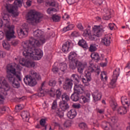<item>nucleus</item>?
I'll return each mask as SVG.
<instances>
[{
  "label": "nucleus",
  "instance_id": "f257e3e1",
  "mask_svg": "<svg viewBox=\"0 0 130 130\" xmlns=\"http://www.w3.org/2000/svg\"><path fill=\"white\" fill-rule=\"evenodd\" d=\"M45 43L44 39H41V42L31 38L29 41L23 42L22 46L23 48V55L24 56H28L31 59L39 60L43 56V53L41 50L36 49L35 47H39Z\"/></svg>",
  "mask_w": 130,
  "mask_h": 130
},
{
  "label": "nucleus",
  "instance_id": "f03ea898",
  "mask_svg": "<svg viewBox=\"0 0 130 130\" xmlns=\"http://www.w3.org/2000/svg\"><path fill=\"white\" fill-rule=\"evenodd\" d=\"M3 19L4 21L0 19V28L3 27L4 23H5V27L8 29V30L6 32V38L8 41H10L12 38H16V36H15V31H14V28L15 26L11 25L9 20L10 17L9 15L4 14L3 16Z\"/></svg>",
  "mask_w": 130,
  "mask_h": 130
},
{
  "label": "nucleus",
  "instance_id": "7ed1b4c3",
  "mask_svg": "<svg viewBox=\"0 0 130 130\" xmlns=\"http://www.w3.org/2000/svg\"><path fill=\"white\" fill-rule=\"evenodd\" d=\"M16 67L17 64L15 63L8 64L6 67L7 73V78L9 83H12L16 79L15 76H16L19 81H22L21 72H16Z\"/></svg>",
  "mask_w": 130,
  "mask_h": 130
},
{
  "label": "nucleus",
  "instance_id": "20e7f679",
  "mask_svg": "<svg viewBox=\"0 0 130 130\" xmlns=\"http://www.w3.org/2000/svg\"><path fill=\"white\" fill-rule=\"evenodd\" d=\"M91 73H96V74L99 75L100 74V69L96 68L93 63L89 64V66L87 67V70L85 72L86 79L84 78H82V82L84 84L85 86H89L90 85L89 82H90L91 80H92Z\"/></svg>",
  "mask_w": 130,
  "mask_h": 130
},
{
  "label": "nucleus",
  "instance_id": "39448f33",
  "mask_svg": "<svg viewBox=\"0 0 130 130\" xmlns=\"http://www.w3.org/2000/svg\"><path fill=\"white\" fill-rule=\"evenodd\" d=\"M10 89L11 87L6 80V78L4 77L0 78V104L4 103L5 101L4 96L8 95V91L10 90Z\"/></svg>",
  "mask_w": 130,
  "mask_h": 130
},
{
  "label": "nucleus",
  "instance_id": "423d86ee",
  "mask_svg": "<svg viewBox=\"0 0 130 130\" xmlns=\"http://www.w3.org/2000/svg\"><path fill=\"white\" fill-rule=\"evenodd\" d=\"M42 17L43 16L41 13L37 12L35 10H30L27 14V22L32 25H36L37 23L40 22V20H41Z\"/></svg>",
  "mask_w": 130,
  "mask_h": 130
},
{
  "label": "nucleus",
  "instance_id": "0eeeda50",
  "mask_svg": "<svg viewBox=\"0 0 130 130\" xmlns=\"http://www.w3.org/2000/svg\"><path fill=\"white\" fill-rule=\"evenodd\" d=\"M15 6L11 4H6L5 9L8 13L11 14L13 17H18L19 12H18V7H21L23 4V0H15L14 3Z\"/></svg>",
  "mask_w": 130,
  "mask_h": 130
},
{
  "label": "nucleus",
  "instance_id": "6e6552de",
  "mask_svg": "<svg viewBox=\"0 0 130 130\" xmlns=\"http://www.w3.org/2000/svg\"><path fill=\"white\" fill-rule=\"evenodd\" d=\"M23 81L26 85H28L30 87H34L37 84V81L34 77L31 75H26L23 79Z\"/></svg>",
  "mask_w": 130,
  "mask_h": 130
},
{
  "label": "nucleus",
  "instance_id": "1a4fd4ad",
  "mask_svg": "<svg viewBox=\"0 0 130 130\" xmlns=\"http://www.w3.org/2000/svg\"><path fill=\"white\" fill-rule=\"evenodd\" d=\"M28 26L27 24H23L20 29L17 30V33L18 34V36L20 38H24V37H26L28 36Z\"/></svg>",
  "mask_w": 130,
  "mask_h": 130
},
{
  "label": "nucleus",
  "instance_id": "9d476101",
  "mask_svg": "<svg viewBox=\"0 0 130 130\" xmlns=\"http://www.w3.org/2000/svg\"><path fill=\"white\" fill-rule=\"evenodd\" d=\"M119 73H120V69L119 68H116L113 72L112 78L111 82L110 83V85L113 86L112 88H114V87H115V83H116L117 78L119 76Z\"/></svg>",
  "mask_w": 130,
  "mask_h": 130
},
{
  "label": "nucleus",
  "instance_id": "9b49d317",
  "mask_svg": "<svg viewBox=\"0 0 130 130\" xmlns=\"http://www.w3.org/2000/svg\"><path fill=\"white\" fill-rule=\"evenodd\" d=\"M93 34L96 37L102 36V34L104 32V28L100 25H94L93 27Z\"/></svg>",
  "mask_w": 130,
  "mask_h": 130
},
{
  "label": "nucleus",
  "instance_id": "f8f14e48",
  "mask_svg": "<svg viewBox=\"0 0 130 130\" xmlns=\"http://www.w3.org/2000/svg\"><path fill=\"white\" fill-rule=\"evenodd\" d=\"M87 67V64L83 63L82 62L79 61L77 60L76 61V68H77V71L79 74L82 75L85 70V68Z\"/></svg>",
  "mask_w": 130,
  "mask_h": 130
},
{
  "label": "nucleus",
  "instance_id": "ddd939ff",
  "mask_svg": "<svg viewBox=\"0 0 130 130\" xmlns=\"http://www.w3.org/2000/svg\"><path fill=\"white\" fill-rule=\"evenodd\" d=\"M44 32L41 30L37 29L36 31H34V36L36 37V38H39V40H37V41H39L41 42V39H43L45 41V38H44V36H43Z\"/></svg>",
  "mask_w": 130,
  "mask_h": 130
},
{
  "label": "nucleus",
  "instance_id": "4468645a",
  "mask_svg": "<svg viewBox=\"0 0 130 130\" xmlns=\"http://www.w3.org/2000/svg\"><path fill=\"white\" fill-rule=\"evenodd\" d=\"M84 86L82 84H79L77 83L74 84V92L78 93V94H82L84 92Z\"/></svg>",
  "mask_w": 130,
  "mask_h": 130
},
{
  "label": "nucleus",
  "instance_id": "2eb2a0df",
  "mask_svg": "<svg viewBox=\"0 0 130 130\" xmlns=\"http://www.w3.org/2000/svg\"><path fill=\"white\" fill-rule=\"evenodd\" d=\"M92 98L94 102L100 101V100H101V98H102V93L100 91H94L92 93Z\"/></svg>",
  "mask_w": 130,
  "mask_h": 130
},
{
  "label": "nucleus",
  "instance_id": "dca6fc26",
  "mask_svg": "<svg viewBox=\"0 0 130 130\" xmlns=\"http://www.w3.org/2000/svg\"><path fill=\"white\" fill-rule=\"evenodd\" d=\"M72 47V42L71 41H67L62 45V51L64 53H67L69 51V49Z\"/></svg>",
  "mask_w": 130,
  "mask_h": 130
},
{
  "label": "nucleus",
  "instance_id": "f3484780",
  "mask_svg": "<svg viewBox=\"0 0 130 130\" xmlns=\"http://www.w3.org/2000/svg\"><path fill=\"white\" fill-rule=\"evenodd\" d=\"M111 39V38L110 37V36H105L102 39V43H103L104 45H106V46H109V45H110V43H111V42L110 41Z\"/></svg>",
  "mask_w": 130,
  "mask_h": 130
},
{
  "label": "nucleus",
  "instance_id": "a211bd4d",
  "mask_svg": "<svg viewBox=\"0 0 130 130\" xmlns=\"http://www.w3.org/2000/svg\"><path fill=\"white\" fill-rule=\"evenodd\" d=\"M117 112L118 114L120 115H124V114H126L127 112V110H126V107H119L117 109Z\"/></svg>",
  "mask_w": 130,
  "mask_h": 130
},
{
  "label": "nucleus",
  "instance_id": "6ab92c4d",
  "mask_svg": "<svg viewBox=\"0 0 130 130\" xmlns=\"http://www.w3.org/2000/svg\"><path fill=\"white\" fill-rule=\"evenodd\" d=\"M59 106L61 109L62 111H66L70 107H69V104L65 102L60 101L59 103Z\"/></svg>",
  "mask_w": 130,
  "mask_h": 130
},
{
  "label": "nucleus",
  "instance_id": "aec40b11",
  "mask_svg": "<svg viewBox=\"0 0 130 130\" xmlns=\"http://www.w3.org/2000/svg\"><path fill=\"white\" fill-rule=\"evenodd\" d=\"M67 116L70 119H73L77 116V111L75 109H72L69 111L67 114Z\"/></svg>",
  "mask_w": 130,
  "mask_h": 130
},
{
  "label": "nucleus",
  "instance_id": "412c9836",
  "mask_svg": "<svg viewBox=\"0 0 130 130\" xmlns=\"http://www.w3.org/2000/svg\"><path fill=\"white\" fill-rule=\"evenodd\" d=\"M21 117L24 119V121H28L29 117H30V114L27 111H24L21 113Z\"/></svg>",
  "mask_w": 130,
  "mask_h": 130
},
{
  "label": "nucleus",
  "instance_id": "4be33fe9",
  "mask_svg": "<svg viewBox=\"0 0 130 130\" xmlns=\"http://www.w3.org/2000/svg\"><path fill=\"white\" fill-rule=\"evenodd\" d=\"M80 93H78L77 92H74L71 96V99L72 101H74L75 102H77V101H79V99H80Z\"/></svg>",
  "mask_w": 130,
  "mask_h": 130
},
{
  "label": "nucleus",
  "instance_id": "5701e85b",
  "mask_svg": "<svg viewBox=\"0 0 130 130\" xmlns=\"http://www.w3.org/2000/svg\"><path fill=\"white\" fill-rule=\"evenodd\" d=\"M72 87H73V82L71 80H68L66 82L63 88L68 90V89H72Z\"/></svg>",
  "mask_w": 130,
  "mask_h": 130
},
{
  "label": "nucleus",
  "instance_id": "b1692460",
  "mask_svg": "<svg viewBox=\"0 0 130 130\" xmlns=\"http://www.w3.org/2000/svg\"><path fill=\"white\" fill-rule=\"evenodd\" d=\"M78 45L79 46H81L83 48H88V45L86 42V41L84 40V39H82L78 42Z\"/></svg>",
  "mask_w": 130,
  "mask_h": 130
},
{
  "label": "nucleus",
  "instance_id": "393cba45",
  "mask_svg": "<svg viewBox=\"0 0 130 130\" xmlns=\"http://www.w3.org/2000/svg\"><path fill=\"white\" fill-rule=\"evenodd\" d=\"M108 77H107V75L106 74V72H102L101 74V80L103 81V82H107Z\"/></svg>",
  "mask_w": 130,
  "mask_h": 130
},
{
  "label": "nucleus",
  "instance_id": "a878e982",
  "mask_svg": "<svg viewBox=\"0 0 130 130\" xmlns=\"http://www.w3.org/2000/svg\"><path fill=\"white\" fill-rule=\"evenodd\" d=\"M77 59H75L74 61H71L69 64L70 68L72 70H76L77 67Z\"/></svg>",
  "mask_w": 130,
  "mask_h": 130
},
{
  "label": "nucleus",
  "instance_id": "bb28decb",
  "mask_svg": "<svg viewBox=\"0 0 130 130\" xmlns=\"http://www.w3.org/2000/svg\"><path fill=\"white\" fill-rule=\"evenodd\" d=\"M88 102H90V101H89V99H87V97L84 95L80 97V103H81V104H85V103H88Z\"/></svg>",
  "mask_w": 130,
  "mask_h": 130
},
{
  "label": "nucleus",
  "instance_id": "cd10ccee",
  "mask_svg": "<svg viewBox=\"0 0 130 130\" xmlns=\"http://www.w3.org/2000/svg\"><path fill=\"white\" fill-rule=\"evenodd\" d=\"M62 102H68L70 101V96L66 93H63L61 95Z\"/></svg>",
  "mask_w": 130,
  "mask_h": 130
},
{
  "label": "nucleus",
  "instance_id": "c85d7f7f",
  "mask_svg": "<svg viewBox=\"0 0 130 130\" xmlns=\"http://www.w3.org/2000/svg\"><path fill=\"white\" fill-rule=\"evenodd\" d=\"M114 127L111 124V123L106 122V125L105 126V130H113Z\"/></svg>",
  "mask_w": 130,
  "mask_h": 130
},
{
  "label": "nucleus",
  "instance_id": "c756f323",
  "mask_svg": "<svg viewBox=\"0 0 130 130\" xmlns=\"http://www.w3.org/2000/svg\"><path fill=\"white\" fill-rule=\"evenodd\" d=\"M90 56L91 58H92V59H94V60H100V56H99V54H98V53H92Z\"/></svg>",
  "mask_w": 130,
  "mask_h": 130
},
{
  "label": "nucleus",
  "instance_id": "7c9ffc66",
  "mask_svg": "<svg viewBox=\"0 0 130 130\" xmlns=\"http://www.w3.org/2000/svg\"><path fill=\"white\" fill-rule=\"evenodd\" d=\"M77 57V54L75 52H72L69 54V58L71 61H74L76 59L75 58Z\"/></svg>",
  "mask_w": 130,
  "mask_h": 130
},
{
  "label": "nucleus",
  "instance_id": "2f4dec72",
  "mask_svg": "<svg viewBox=\"0 0 130 130\" xmlns=\"http://www.w3.org/2000/svg\"><path fill=\"white\" fill-rule=\"evenodd\" d=\"M11 83L14 88H16V89L20 88V82H19L16 79H15Z\"/></svg>",
  "mask_w": 130,
  "mask_h": 130
},
{
  "label": "nucleus",
  "instance_id": "473e14b6",
  "mask_svg": "<svg viewBox=\"0 0 130 130\" xmlns=\"http://www.w3.org/2000/svg\"><path fill=\"white\" fill-rule=\"evenodd\" d=\"M3 46L4 48L5 49H7L8 50V49H10L11 48V46L10 45L9 43H8V41L7 40H4L3 41Z\"/></svg>",
  "mask_w": 130,
  "mask_h": 130
},
{
  "label": "nucleus",
  "instance_id": "72a5a7b5",
  "mask_svg": "<svg viewBox=\"0 0 130 130\" xmlns=\"http://www.w3.org/2000/svg\"><path fill=\"white\" fill-rule=\"evenodd\" d=\"M25 67H26V68H34L35 67V62L31 61H26Z\"/></svg>",
  "mask_w": 130,
  "mask_h": 130
},
{
  "label": "nucleus",
  "instance_id": "f704fd0d",
  "mask_svg": "<svg viewBox=\"0 0 130 130\" xmlns=\"http://www.w3.org/2000/svg\"><path fill=\"white\" fill-rule=\"evenodd\" d=\"M74 27H75L74 24H69L67 27H64L62 29V31L64 32H67V31H70V30H73V29H74Z\"/></svg>",
  "mask_w": 130,
  "mask_h": 130
},
{
  "label": "nucleus",
  "instance_id": "c9c22d12",
  "mask_svg": "<svg viewBox=\"0 0 130 130\" xmlns=\"http://www.w3.org/2000/svg\"><path fill=\"white\" fill-rule=\"evenodd\" d=\"M110 106L113 110H116L117 108V103L115 101H112L110 102Z\"/></svg>",
  "mask_w": 130,
  "mask_h": 130
},
{
  "label": "nucleus",
  "instance_id": "e433bc0d",
  "mask_svg": "<svg viewBox=\"0 0 130 130\" xmlns=\"http://www.w3.org/2000/svg\"><path fill=\"white\" fill-rule=\"evenodd\" d=\"M96 50L97 47H96V44H92L90 45L89 51H90V52H94V51H96Z\"/></svg>",
  "mask_w": 130,
  "mask_h": 130
},
{
  "label": "nucleus",
  "instance_id": "4c0bfd02",
  "mask_svg": "<svg viewBox=\"0 0 130 130\" xmlns=\"http://www.w3.org/2000/svg\"><path fill=\"white\" fill-rule=\"evenodd\" d=\"M121 102L122 104H123V105H124L125 104H126V105H127V106H129V105H128V100H127L126 97H125V96L122 97L121 98Z\"/></svg>",
  "mask_w": 130,
  "mask_h": 130
},
{
  "label": "nucleus",
  "instance_id": "58836bf2",
  "mask_svg": "<svg viewBox=\"0 0 130 130\" xmlns=\"http://www.w3.org/2000/svg\"><path fill=\"white\" fill-rule=\"evenodd\" d=\"M91 35V31H90V30L88 29H86L83 32V36L84 37H89V36Z\"/></svg>",
  "mask_w": 130,
  "mask_h": 130
},
{
  "label": "nucleus",
  "instance_id": "ea45409f",
  "mask_svg": "<svg viewBox=\"0 0 130 130\" xmlns=\"http://www.w3.org/2000/svg\"><path fill=\"white\" fill-rule=\"evenodd\" d=\"M61 93H62L61 89H60V88H58V89L56 90V96L57 99H59V98H60V96H61Z\"/></svg>",
  "mask_w": 130,
  "mask_h": 130
},
{
  "label": "nucleus",
  "instance_id": "a19ab883",
  "mask_svg": "<svg viewBox=\"0 0 130 130\" xmlns=\"http://www.w3.org/2000/svg\"><path fill=\"white\" fill-rule=\"evenodd\" d=\"M52 19L53 22H59L60 20V17L58 15H54L52 16Z\"/></svg>",
  "mask_w": 130,
  "mask_h": 130
},
{
  "label": "nucleus",
  "instance_id": "79ce46f5",
  "mask_svg": "<svg viewBox=\"0 0 130 130\" xmlns=\"http://www.w3.org/2000/svg\"><path fill=\"white\" fill-rule=\"evenodd\" d=\"M56 114L57 116H59L60 118L62 117H63V112L62 111L59 110V109H58L57 111H56Z\"/></svg>",
  "mask_w": 130,
  "mask_h": 130
},
{
  "label": "nucleus",
  "instance_id": "37998d69",
  "mask_svg": "<svg viewBox=\"0 0 130 130\" xmlns=\"http://www.w3.org/2000/svg\"><path fill=\"white\" fill-rule=\"evenodd\" d=\"M109 121H111V123H113V124H115V123L117 122V118L116 117H111L109 119Z\"/></svg>",
  "mask_w": 130,
  "mask_h": 130
},
{
  "label": "nucleus",
  "instance_id": "c03bdc74",
  "mask_svg": "<svg viewBox=\"0 0 130 130\" xmlns=\"http://www.w3.org/2000/svg\"><path fill=\"white\" fill-rule=\"evenodd\" d=\"M51 108L53 110L56 109V108H57V100H55L53 101Z\"/></svg>",
  "mask_w": 130,
  "mask_h": 130
},
{
  "label": "nucleus",
  "instance_id": "a18cd8bd",
  "mask_svg": "<svg viewBox=\"0 0 130 130\" xmlns=\"http://www.w3.org/2000/svg\"><path fill=\"white\" fill-rule=\"evenodd\" d=\"M40 123L42 126H44L45 129H46V125H45L46 124V120L45 119H41L40 121Z\"/></svg>",
  "mask_w": 130,
  "mask_h": 130
},
{
  "label": "nucleus",
  "instance_id": "49530a36",
  "mask_svg": "<svg viewBox=\"0 0 130 130\" xmlns=\"http://www.w3.org/2000/svg\"><path fill=\"white\" fill-rule=\"evenodd\" d=\"M60 70L61 72H64L67 70V64L66 63H60Z\"/></svg>",
  "mask_w": 130,
  "mask_h": 130
},
{
  "label": "nucleus",
  "instance_id": "de8ad7c7",
  "mask_svg": "<svg viewBox=\"0 0 130 130\" xmlns=\"http://www.w3.org/2000/svg\"><path fill=\"white\" fill-rule=\"evenodd\" d=\"M51 7H54L55 8H58V3L56 1H52L50 3Z\"/></svg>",
  "mask_w": 130,
  "mask_h": 130
},
{
  "label": "nucleus",
  "instance_id": "09e8293b",
  "mask_svg": "<svg viewBox=\"0 0 130 130\" xmlns=\"http://www.w3.org/2000/svg\"><path fill=\"white\" fill-rule=\"evenodd\" d=\"M93 4H95V5H102L103 3V0H91Z\"/></svg>",
  "mask_w": 130,
  "mask_h": 130
},
{
  "label": "nucleus",
  "instance_id": "8fccbe9b",
  "mask_svg": "<svg viewBox=\"0 0 130 130\" xmlns=\"http://www.w3.org/2000/svg\"><path fill=\"white\" fill-rule=\"evenodd\" d=\"M37 75V73H36V72L34 70H31L30 71H29V75H27V76H31V77H32V78L34 77H36Z\"/></svg>",
  "mask_w": 130,
  "mask_h": 130
},
{
  "label": "nucleus",
  "instance_id": "3c124183",
  "mask_svg": "<svg viewBox=\"0 0 130 130\" xmlns=\"http://www.w3.org/2000/svg\"><path fill=\"white\" fill-rule=\"evenodd\" d=\"M56 11V10L54 8H48L47 10V13L49 15H51V14H53Z\"/></svg>",
  "mask_w": 130,
  "mask_h": 130
},
{
  "label": "nucleus",
  "instance_id": "603ef678",
  "mask_svg": "<svg viewBox=\"0 0 130 130\" xmlns=\"http://www.w3.org/2000/svg\"><path fill=\"white\" fill-rule=\"evenodd\" d=\"M72 78L73 79V80L77 82V83L80 82V81H79V75L77 74H73L72 75Z\"/></svg>",
  "mask_w": 130,
  "mask_h": 130
},
{
  "label": "nucleus",
  "instance_id": "864d4df0",
  "mask_svg": "<svg viewBox=\"0 0 130 130\" xmlns=\"http://www.w3.org/2000/svg\"><path fill=\"white\" fill-rule=\"evenodd\" d=\"M73 108L75 109H80L81 108V104L78 103H74L72 105Z\"/></svg>",
  "mask_w": 130,
  "mask_h": 130
},
{
  "label": "nucleus",
  "instance_id": "5fc2aeb1",
  "mask_svg": "<svg viewBox=\"0 0 130 130\" xmlns=\"http://www.w3.org/2000/svg\"><path fill=\"white\" fill-rule=\"evenodd\" d=\"M26 62H27V60H26V59H24V58H21L19 60V63H20V64H21V66H23V67H25Z\"/></svg>",
  "mask_w": 130,
  "mask_h": 130
},
{
  "label": "nucleus",
  "instance_id": "6e6d98bb",
  "mask_svg": "<svg viewBox=\"0 0 130 130\" xmlns=\"http://www.w3.org/2000/svg\"><path fill=\"white\" fill-rule=\"evenodd\" d=\"M49 85L51 87H54L56 85V81L54 80H51L49 81Z\"/></svg>",
  "mask_w": 130,
  "mask_h": 130
},
{
  "label": "nucleus",
  "instance_id": "4d7b16f0",
  "mask_svg": "<svg viewBox=\"0 0 130 130\" xmlns=\"http://www.w3.org/2000/svg\"><path fill=\"white\" fill-rule=\"evenodd\" d=\"M72 123L71 122V121L69 120L66 121L64 123V127H70Z\"/></svg>",
  "mask_w": 130,
  "mask_h": 130
},
{
  "label": "nucleus",
  "instance_id": "13d9d810",
  "mask_svg": "<svg viewBox=\"0 0 130 130\" xmlns=\"http://www.w3.org/2000/svg\"><path fill=\"white\" fill-rule=\"evenodd\" d=\"M19 43V41L18 40H14L11 42V44L13 46H16V45H18Z\"/></svg>",
  "mask_w": 130,
  "mask_h": 130
},
{
  "label": "nucleus",
  "instance_id": "bf43d9fd",
  "mask_svg": "<svg viewBox=\"0 0 130 130\" xmlns=\"http://www.w3.org/2000/svg\"><path fill=\"white\" fill-rule=\"evenodd\" d=\"M79 35L80 34L77 31H74L71 34V36H72V37H78Z\"/></svg>",
  "mask_w": 130,
  "mask_h": 130
},
{
  "label": "nucleus",
  "instance_id": "052dcab7",
  "mask_svg": "<svg viewBox=\"0 0 130 130\" xmlns=\"http://www.w3.org/2000/svg\"><path fill=\"white\" fill-rule=\"evenodd\" d=\"M49 94L51 97H54L55 95V93H54V89H53V88H51L49 91Z\"/></svg>",
  "mask_w": 130,
  "mask_h": 130
},
{
  "label": "nucleus",
  "instance_id": "680f3d73",
  "mask_svg": "<svg viewBox=\"0 0 130 130\" xmlns=\"http://www.w3.org/2000/svg\"><path fill=\"white\" fill-rule=\"evenodd\" d=\"M7 110V108L6 107H3L0 108V115H2L4 112H6Z\"/></svg>",
  "mask_w": 130,
  "mask_h": 130
},
{
  "label": "nucleus",
  "instance_id": "e2e57ef3",
  "mask_svg": "<svg viewBox=\"0 0 130 130\" xmlns=\"http://www.w3.org/2000/svg\"><path fill=\"white\" fill-rule=\"evenodd\" d=\"M23 105H18L15 107V109L17 111H19V110H22L23 109Z\"/></svg>",
  "mask_w": 130,
  "mask_h": 130
},
{
  "label": "nucleus",
  "instance_id": "0e129e2a",
  "mask_svg": "<svg viewBox=\"0 0 130 130\" xmlns=\"http://www.w3.org/2000/svg\"><path fill=\"white\" fill-rule=\"evenodd\" d=\"M104 12L105 13V15H108V16H111V11L109 9H104Z\"/></svg>",
  "mask_w": 130,
  "mask_h": 130
},
{
  "label": "nucleus",
  "instance_id": "69168bd1",
  "mask_svg": "<svg viewBox=\"0 0 130 130\" xmlns=\"http://www.w3.org/2000/svg\"><path fill=\"white\" fill-rule=\"evenodd\" d=\"M110 18H111V15H108L106 14H105L103 17L104 20H106L107 21H108V20H109V19H110Z\"/></svg>",
  "mask_w": 130,
  "mask_h": 130
},
{
  "label": "nucleus",
  "instance_id": "338daca9",
  "mask_svg": "<svg viewBox=\"0 0 130 130\" xmlns=\"http://www.w3.org/2000/svg\"><path fill=\"white\" fill-rule=\"evenodd\" d=\"M115 27V24H114V23L109 24V27L110 28V30H113Z\"/></svg>",
  "mask_w": 130,
  "mask_h": 130
},
{
  "label": "nucleus",
  "instance_id": "774afa93",
  "mask_svg": "<svg viewBox=\"0 0 130 130\" xmlns=\"http://www.w3.org/2000/svg\"><path fill=\"white\" fill-rule=\"evenodd\" d=\"M5 56H6V53L2 50H0V58H3V57H5Z\"/></svg>",
  "mask_w": 130,
  "mask_h": 130
}]
</instances>
